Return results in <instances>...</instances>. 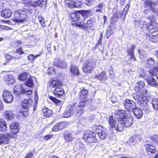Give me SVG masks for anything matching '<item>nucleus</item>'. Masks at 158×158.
I'll return each mask as SVG.
<instances>
[{
  "instance_id": "nucleus-1",
  "label": "nucleus",
  "mask_w": 158,
  "mask_h": 158,
  "mask_svg": "<svg viewBox=\"0 0 158 158\" xmlns=\"http://www.w3.org/2000/svg\"><path fill=\"white\" fill-rule=\"evenodd\" d=\"M143 27L140 26L141 28H144L148 30L150 32L149 34H147V39L151 41L156 42L158 41V32L157 29L155 27L151 24H149L146 21H142Z\"/></svg>"
},
{
  "instance_id": "nucleus-2",
  "label": "nucleus",
  "mask_w": 158,
  "mask_h": 158,
  "mask_svg": "<svg viewBox=\"0 0 158 158\" xmlns=\"http://www.w3.org/2000/svg\"><path fill=\"white\" fill-rule=\"evenodd\" d=\"M110 124L109 128L112 129L114 128L117 131H121L123 130L124 126L123 123V120L114 119L112 116H111L109 121Z\"/></svg>"
},
{
  "instance_id": "nucleus-3",
  "label": "nucleus",
  "mask_w": 158,
  "mask_h": 158,
  "mask_svg": "<svg viewBox=\"0 0 158 158\" xmlns=\"http://www.w3.org/2000/svg\"><path fill=\"white\" fill-rule=\"evenodd\" d=\"M50 84L53 87H56L54 91L55 95L60 96L64 94V91L62 87L63 84L61 81L57 80H52L51 81Z\"/></svg>"
},
{
  "instance_id": "nucleus-4",
  "label": "nucleus",
  "mask_w": 158,
  "mask_h": 158,
  "mask_svg": "<svg viewBox=\"0 0 158 158\" xmlns=\"http://www.w3.org/2000/svg\"><path fill=\"white\" fill-rule=\"evenodd\" d=\"M14 18L12 20L16 22H22L24 21L27 17V11L23 9L16 10L14 14Z\"/></svg>"
},
{
  "instance_id": "nucleus-5",
  "label": "nucleus",
  "mask_w": 158,
  "mask_h": 158,
  "mask_svg": "<svg viewBox=\"0 0 158 158\" xmlns=\"http://www.w3.org/2000/svg\"><path fill=\"white\" fill-rule=\"evenodd\" d=\"M14 94L17 95H19L20 94L31 95L32 93V90H27L25 88L24 84H18L15 85L14 88Z\"/></svg>"
},
{
  "instance_id": "nucleus-6",
  "label": "nucleus",
  "mask_w": 158,
  "mask_h": 158,
  "mask_svg": "<svg viewBox=\"0 0 158 158\" xmlns=\"http://www.w3.org/2000/svg\"><path fill=\"white\" fill-rule=\"evenodd\" d=\"M83 135L82 138L87 142L96 143L98 141L95 134L91 131H86L83 133Z\"/></svg>"
},
{
  "instance_id": "nucleus-7",
  "label": "nucleus",
  "mask_w": 158,
  "mask_h": 158,
  "mask_svg": "<svg viewBox=\"0 0 158 158\" xmlns=\"http://www.w3.org/2000/svg\"><path fill=\"white\" fill-rule=\"evenodd\" d=\"M93 23V19L90 18L85 23L83 22H78L76 23V26L81 27L85 31H89L94 30V27L92 26Z\"/></svg>"
},
{
  "instance_id": "nucleus-8",
  "label": "nucleus",
  "mask_w": 158,
  "mask_h": 158,
  "mask_svg": "<svg viewBox=\"0 0 158 158\" xmlns=\"http://www.w3.org/2000/svg\"><path fill=\"white\" fill-rule=\"evenodd\" d=\"M148 71H146L144 69H143L142 73L140 74L139 77H143L147 81L148 83L152 85H156V82L155 78L153 76V75H150L151 74L150 73L147 72Z\"/></svg>"
},
{
  "instance_id": "nucleus-9",
  "label": "nucleus",
  "mask_w": 158,
  "mask_h": 158,
  "mask_svg": "<svg viewBox=\"0 0 158 158\" xmlns=\"http://www.w3.org/2000/svg\"><path fill=\"white\" fill-rule=\"evenodd\" d=\"M93 130L98 134L99 138L101 139H105L107 135V130L100 126H95Z\"/></svg>"
},
{
  "instance_id": "nucleus-10",
  "label": "nucleus",
  "mask_w": 158,
  "mask_h": 158,
  "mask_svg": "<svg viewBox=\"0 0 158 158\" xmlns=\"http://www.w3.org/2000/svg\"><path fill=\"white\" fill-rule=\"evenodd\" d=\"M96 65V63L94 61L92 60H87L83 65V71L86 73H90L95 67Z\"/></svg>"
},
{
  "instance_id": "nucleus-11",
  "label": "nucleus",
  "mask_w": 158,
  "mask_h": 158,
  "mask_svg": "<svg viewBox=\"0 0 158 158\" xmlns=\"http://www.w3.org/2000/svg\"><path fill=\"white\" fill-rule=\"evenodd\" d=\"M155 4L154 3L151 2H146L145 4V6L148 9H146L144 11V12L147 14L148 13H152L153 12L156 13L157 15L158 16V10L156 8H154L153 6H155Z\"/></svg>"
},
{
  "instance_id": "nucleus-12",
  "label": "nucleus",
  "mask_w": 158,
  "mask_h": 158,
  "mask_svg": "<svg viewBox=\"0 0 158 158\" xmlns=\"http://www.w3.org/2000/svg\"><path fill=\"white\" fill-rule=\"evenodd\" d=\"M2 98L5 103H10L13 100L14 97L12 93L10 91L4 90L2 94Z\"/></svg>"
},
{
  "instance_id": "nucleus-13",
  "label": "nucleus",
  "mask_w": 158,
  "mask_h": 158,
  "mask_svg": "<svg viewBox=\"0 0 158 158\" xmlns=\"http://www.w3.org/2000/svg\"><path fill=\"white\" fill-rule=\"evenodd\" d=\"M125 109L129 112H131L136 106L135 102L132 100L126 99L124 103Z\"/></svg>"
},
{
  "instance_id": "nucleus-14",
  "label": "nucleus",
  "mask_w": 158,
  "mask_h": 158,
  "mask_svg": "<svg viewBox=\"0 0 158 158\" xmlns=\"http://www.w3.org/2000/svg\"><path fill=\"white\" fill-rule=\"evenodd\" d=\"M145 66L147 68H155L157 65L156 62L152 58H147L145 61Z\"/></svg>"
},
{
  "instance_id": "nucleus-15",
  "label": "nucleus",
  "mask_w": 158,
  "mask_h": 158,
  "mask_svg": "<svg viewBox=\"0 0 158 158\" xmlns=\"http://www.w3.org/2000/svg\"><path fill=\"white\" fill-rule=\"evenodd\" d=\"M10 128L11 133L13 135H16L20 129L19 124L16 122L12 123L10 125Z\"/></svg>"
},
{
  "instance_id": "nucleus-16",
  "label": "nucleus",
  "mask_w": 158,
  "mask_h": 158,
  "mask_svg": "<svg viewBox=\"0 0 158 158\" xmlns=\"http://www.w3.org/2000/svg\"><path fill=\"white\" fill-rule=\"evenodd\" d=\"M133 118L130 114H127L126 118L123 120L124 127H126L131 126L133 124Z\"/></svg>"
},
{
  "instance_id": "nucleus-17",
  "label": "nucleus",
  "mask_w": 158,
  "mask_h": 158,
  "mask_svg": "<svg viewBox=\"0 0 158 158\" xmlns=\"http://www.w3.org/2000/svg\"><path fill=\"white\" fill-rule=\"evenodd\" d=\"M75 107L74 106L71 105H69L66 109L64 112V117L65 118L69 117L71 114L76 111L75 109Z\"/></svg>"
},
{
  "instance_id": "nucleus-18",
  "label": "nucleus",
  "mask_w": 158,
  "mask_h": 158,
  "mask_svg": "<svg viewBox=\"0 0 158 158\" xmlns=\"http://www.w3.org/2000/svg\"><path fill=\"white\" fill-rule=\"evenodd\" d=\"M148 98H146V99L145 100H142L140 102H138V103L140 105V107L146 113H147L150 112L149 107L147 104L148 102Z\"/></svg>"
},
{
  "instance_id": "nucleus-19",
  "label": "nucleus",
  "mask_w": 158,
  "mask_h": 158,
  "mask_svg": "<svg viewBox=\"0 0 158 158\" xmlns=\"http://www.w3.org/2000/svg\"><path fill=\"white\" fill-rule=\"evenodd\" d=\"M126 111L123 110H119V111H117L114 116L115 119L118 120H123V119H125L127 115Z\"/></svg>"
},
{
  "instance_id": "nucleus-20",
  "label": "nucleus",
  "mask_w": 158,
  "mask_h": 158,
  "mask_svg": "<svg viewBox=\"0 0 158 158\" xmlns=\"http://www.w3.org/2000/svg\"><path fill=\"white\" fill-rule=\"evenodd\" d=\"M11 134L8 133H5L4 134H0V143H8Z\"/></svg>"
},
{
  "instance_id": "nucleus-21",
  "label": "nucleus",
  "mask_w": 158,
  "mask_h": 158,
  "mask_svg": "<svg viewBox=\"0 0 158 158\" xmlns=\"http://www.w3.org/2000/svg\"><path fill=\"white\" fill-rule=\"evenodd\" d=\"M149 143H145L144 144L146 149L148 152V154L151 155L152 154L155 153L156 150L155 147L152 145L151 142H149Z\"/></svg>"
},
{
  "instance_id": "nucleus-22",
  "label": "nucleus",
  "mask_w": 158,
  "mask_h": 158,
  "mask_svg": "<svg viewBox=\"0 0 158 158\" xmlns=\"http://www.w3.org/2000/svg\"><path fill=\"white\" fill-rule=\"evenodd\" d=\"M148 102L151 103L153 109L156 110H158V98H154L153 96L148 97Z\"/></svg>"
},
{
  "instance_id": "nucleus-23",
  "label": "nucleus",
  "mask_w": 158,
  "mask_h": 158,
  "mask_svg": "<svg viewBox=\"0 0 158 158\" xmlns=\"http://www.w3.org/2000/svg\"><path fill=\"white\" fill-rule=\"evenodd\" d=\"M87 2V4L90 5L94 0H85ZM83 0H74V6L75 8H80L81 7L83 3Z\"/></svg>"
},
{
  "instance_id": "nucleus-24",
  "label": "nucleus",
  "mask_w": 158,
  "mask_h": 158,
  "mask_svg": "<svg viewBox=\"0 0 158 158\" xmlns=\"http://www.w3.org/2000/svg\"><path fill=\"white\" fill-rule=\"evenodd\" d=\"M33 101L31 99L24 100L21 102L22 107L24 109L27 110L32 105Z\"/></svg>"
},
{
  "instance_id": "nucleus-25",
  "label": "nucleus",
  "mask_w": 158,
  "mask_h": 158,
  "mask_svg": "<svg viewBox=\"0 0 158 158\" xmlns=\"http://www.w3.org/2000/svg\"><path fill=\"white\" fill-rule=\"evenodd\" d=\"M54 65L59 68H65L67 66L66 63L64 62H63L59 59L55 60L53 63Z\"/></svg>"
},
{
  "instance_id": "nucleus-26",
  "label": "nucleus",
  "mask_w": 158,
  "mask_h": 158,
  "mask_svg": "<svg viewBox=\"0 0 158 158\" xmlns=\"http://www.w3.org/2000/svg\"><path fill=\"white\" fill-rule=\"evenodd\" d=\"M132 111L135 115L137 118H140L143 114V112L142 110L136 106Z\"/></svg>"
},
{
  "instance_id": "nucleus-27",
  "label": "nucleus",
  "mask_w": 158,
  "mask_h": 158,
  "mask_svg": "<svg viewBox=\"0 0 158 158\" xmlns=\"http://www.w3.org/2000/svg\"><path fill=\"white\" fill-rule=\"evenodd\" d=\"M47 2V0H40L37 2H33L30 3V5L34 7L38 6L42 7V5H44L46 4Z\"/></svg>"
},
{
  "instance_id": "nucleus-28",
  "label": "nucleus",
  "mask_w": 158,
  "mask_h": 158,
  "mask_svg": "<svg viewBox=\"0 0 158 158\" xmlns=\"http://www.w3.org/2000/svg\"><path fill=\"white\" fill-rule=\"evenodd\" d=\"M135 48V46L134 45H131L130 48H128L127 52V55L130 56V59L133 60H135V57L133 50Z\"/></svg>"
},
{
  "instance_id": "nucleus-29",
  "label": "nucleus",
  "mask_w": 158,
  "mask_h": 158,
  "mask_svg": "<svg viewBox=\"0 0 158 158\" xmlns=\"http://www.w3.org/2000/svg\"><path fill=\"white\" fill-rule=\"evenodd\" d=\"M12 14L11 11L9 9H5L1 13V15L5 18H9L11 16Z\"/></svg>"
},
{
  "instance_id": "nucleus-30",
  "label": "nucleus",
  "mask_w": 158,
  "mask_h": 158,
  "mask_svg": "<svg viewBox=\"0 0 158 158\" xmlns=\"http://www.w3.org/2000/svg\"><path fill=\"white\" fill-rule=\"evenodd\" d=\"M4 118L7 120L12 119L14 117V115L12 112L10 111H6L3 112Z\"/></svg>"
},
{
  "instance_id": "nucleus-31",
  "label": "nucleus",
  "mask_w": 158,
  "mask_h": 158,
  "mask_svg": "<svg viewBox=\"0 0 158 158\" xmlns=\"http://www.w3.org/2000/svg\"><path fill=\"white\" fill-rule=\"evenodd\" d=\"M85 104L86 102L85 100L80 101L78 104V106L76 107V109L77 110L76 112L79 113V110H80L81 111L80 115H81V113L82 112L81 111L83 110Z\"/></svg>"
},
{
  "instance_id": "nucleus-32",
  "label": "nucleus",
  "mask_w": 158,
  "mask_h": 158,
  "mask_svg": "<svg viewBox=\"0 0 158 158\" xmlns=\"http://www.w3.org/2000/svg\"><path fill=\"white\" fill-rule=\"evenodd\" d=\"M7 130V127L4 119L0 118V131L5 132Z\"/></svg>"
},
{
  "instance_id": "nucleus-33",
  "label": "nucleus",
  "mask_w": 158,
  "mask_h": 158,
  "mask_svg": "<svg viewBox=\"0 0 158 158\" xmlns=\"http://www.w3.org/2000/svg\"><path fill=\"white\" fill-rule=\"evenodd\" d=\"M64 127V122H61L55 125L52 128L53 131H58L62 129Z\"/></svg>"
},
{
  "instance_id": "nucleus-34",
  "label": "nucleus",
  "mask_w": 158,
  "mask_h": 158,
  "mask_svg": "<svg viewBox=\"0 0 158 158\" xmlns=\"http://www.w3.org/2000/svg\"><path fill=\"white\" fill-rule=\"evenodd\" d=\"M35 78L34 77H29L27 81L25 83V87L26 86H27L29 87H33L34 86V84L33 81L35 80Z\"/></svg>"
},
{
  "instance_id": "nucleus-35",
  "label": "nucleus",
  "mask_w": 158,
  "mask_h": 158,
  "mask_svg": "<svg viewBox=\"0 0 158 158\" xmlns=\"http://www.w3.org/2000/svg\"><path fill=\"white\" fill-rule=\"evenodd\" d=\"M150 73L151 75L155 76L158 79V64L156 66L155 68L151 69L147 72Z\"/></svg>"
},
{
  "instance_id": "nucleus-36",
  "label": "nucleus",
  "mask_w": 158,
  "mask_h": 158,
  "mask_svg": "<svg viewBox=\"0 0 158 158\" xmlns=\"http://www.w3.org/2000/svg\"><path fill=\"white\" fill-rule=\"evenodd\" d=\"M5 80L6 83L8 84H13L15 82V78L10 74H8Z\"/></svg>"
},
{
  "instance_id": "nucleus-37",
  "label": "nucleus",
  "mask_w": 158,
  "mask_h": 158,
  "mask_svg": "<svg viewBox=\"0 0 158 158\" xmlns=\"http://www.w3.org/2000/svg\"><path fill=\"white\" fill-rule=\"evenodd\" d=\"M133 96L134 99L138 101V102H140L142 100L146 99V97L143 95H139L136 94H133Z\"/></svg>"
},
{
  "instance_id": "nucleus-38",
  "label": "nucleus",
  "mask_w": 158,
  "mask_h": 158,
  "mask_svg": "<svg viewBox=\"0 0 158 158\" xmlns=\"http://www.w3.org/2000/svg\"><path fill=\"white\" fill-rule=\"evenodd\" d=\"M43 116L46 118L50 116L52 114V111L48 108H45L42 110Z\"/></svg>"
},
{
  "instance_id": "nucleus-39",
  "label": "nucleus",
  "mask_w": 158,
  "mask_h": 158,
  "mask_svg": "<svg viewBox=\"0 0 158 158\" xmlns=\"http://www.w3.org/2000/svg\"><path fill=\"white\" fill-rule=\"evenodd\" d=\"M70 72L71 73L74 75L77 76L80 74L78 68L75 65H71Z\"/></svg>"
},
{
  "instance_id": "nucleus-40",
  "label": "nucleus",
  "mask_w": 158,
  "mask_h": 158,
  "mask_svg": "<svg viewBox=\"0 0 158 158\" xmlns=\"http://www.w3.org/2000/svg\"><path fill=\"white\" fill-rule=\"evenodd\" d=\"M95 77L96 78L101 81H104L107 79V76L106 73L104 72H102L99 75H96Z\"/></svg>"
},
{
  "instance_id": "nucleus-41",
  "label": "nucleus",
  "mask_w": 158,
  "mask_h": 158,
  "mask_svg": "<svg viewBox=\"0 0 158 158\" xmlns=\"http://www.w3.org/2000/svg\"><path fill=\"white\" fill-rule=\"evenodd\" d=\"M148 19L152 23L151 24L153 26H154L157 29L158 27V24L156 22L155 16L154 15L150 16L148 17Z\"/></svg>"
},
{
  "instance_id": "nucleus-42",
  "label": "nucleus",
  "mask_w": 158,
  "mask_h": 158,
  "mask_svg": "<svg viewBox=\"0 0 158 158\" xmlns=\"http://www.w3.org/2000/svg\"><path fill=\"white\" fill-rule=\"evenodd\" d=\"M88 94V91L87 89H83L79 93L80 98L81 99L86 98Z\"/></svg>"
},
{
  "instance_id": "nucleus-43",
  "label": "nucleus",
  "mask_w": 158,
  "mask_h": 158,
  "mask_svg": "<svg viewBox=\"0 0 158 158\" xmlns=\"http://www.w3.org/2000/svg\"><path fill=\"white\" fill-rule=\"evenodd\" d=\"M28 110L26 111H22L19 112L18 114L17 117L18 118L20 119L21 118H23L27 116L28 114L27 112Z\"/></svg>"
},
{
  "instance_id": "nucleus-44",
  "label": "nucleus",
  "mask_w": 158,
  "mask_h": 158,
  "mask_svg": "<svg viewBox=\"0 0 158 158\" xmlns=\"http://www.w3.org/2000/svg\"><path fill=\"white\" fill-rule=\"evenodd\" d=\"M74 137L72 134L68 133L64 136V139L67 142H69L73 140Z\"/></svg>"
},
{
  "instance_id": "nucleus-45",
  "label": "nucleus",
  "mask_w": 158,
  "mask_h": 158,
  "mask_svg": "<svg viewBox=\"0 0 158 158\" xmlns=\"http://www.w3.org/2000/svg\"><path fill=\"white\" fill-rule=\"evenodd\" d=\"M115 31V28L113 26H110L109 27L107 32V35L109 36L114 33Z\"/></svg>"
},
{
  "instance_id": "nucleus-46",
  "label": "nucleus",
  "mask_w": 158,
  "mask_h": 158,
  "mask_svg": "<svg viewBox=\"0 0 158 158\" xmlns=\"http://www.w3.org/2000/svg\"><path fill=\"white\" fill-rule=\"evenodd\" d=\"M28 76V74L26 73H24L19 75V80L20 81H24L27 79Z\"/></svg>"
},
{
  "instance_id": "nucleus-47",
  "label": "nucleus",
  "mask_w": 158,
  "mask_h": 158,
  "mask_svg": "<svg viewBox=\"0 0 158 158\" xmlns=\"http://www.w3.org/2000/svg\"><path fill=\"white\" fill-rule=\"evenodd\" d=\"M119 16V15L118 13L117 12L115 13L113 15L111 19V23H114V22H115L117 20L118 17Z\"/></svg>"
},
{
  "instance_id": "nucleus-48",
  "label": "nucleus",
  "mask_w": 158,
  "mask_h": 158,
  "mask_svg": "<svg viewBox=\"0 0 158 158\" xmlns=\"http://www.w3.org/2000/svg\"><path fill=\"white\" fill-rule=\"evenodd\" d=\"M74 0H66L65 3L69 7L73 8L74 7Z\"/></svg>"
},
{
  "instance_id": "nucleus-49",
  "label": "nucleus",
  "mask_w": 158,
  "mask_h": 158,
  "mask_svg": "<svg viewBox=\"0 0 158 158\" xmlns=\"http://www.w3.org/2000/svg\"><path fill=\"white\" fill-rule=\"evenodd\" d=\"M129 7L130 5L128 4L124 8L123 10L122 11V13L120 14L121 16H122L123 15H124V17H125Z\"/></svg>"
},
{
  "instance_id": "nucleus-50",
  "label": "nucleus",
  "mask_w": 158,
  "mask_h": 158,
  "mask_svg": "<svg viewBox=\"0 0 158 158\" xmlns=\"http://www.w3.org/2000/svg\"><path fill=\"white\" fill-rule=\"evenodd\" d=\"M135 136L132 137L130 139V140L128 142L129 143L131 146L134 145L136 143V141L135 140Z\"/></svg>"
},
{
  "instance_id": "nucleus-51",
  "label": "nucleus",
  "mask_w": 158,
  "mask_h": 158,
  "mask_svg": "<svg viewBox=\"0 0 158 158\" xmlns=\"http://www.w3.org/2000/svg\"><path fill=\"white\" fill-rule=\"evenodd\" d=\"M40 54L34 56L33 54H30L28 56V59L29 60L33 61L36 59L38 57L40 56Z\"/></svg>"
},
{
  "instance_id": "nucleus-52",
  "label": "nucleus",
  "mask_w": 158,
  "mask_h": 158,
  "mask_svg": "<svg viewBox=\"0 0 158 158\" xmlns=\"http://www.w3.org/2000/svg\"><path fill=\"white\" fill-rule=\"evenodd\" d=\"M75 147L78 149H80L84 148V145L82 143L80 142L76 144Z\"/></svg>"
},
{
  "instance_id": "nucleus-53",
  "label": "nucleus",
  "mask_w": 158,
  "mask_h": 158,
  "mask_svg": "<svg viewBox=\"0 0 158 158\" xmlns=\"http://www.w3.org/2000/svg\"><path fill=\"white\" fill-rule=\"evenodd\" d=\"M38 19L40 23L43 27H44L46 26L45 20L42 18V17H39L38 18Z\"/></svg>"
},
{
  "instance_id": "nucleus-54",
  "label": "nucleus",
  "mask_w": 158,
  "mask_h": 158,
  "mask_svg": "<svg viewBox=\"0 0 158 158\" xmlns=\"http://www.w3.org/2000/svg\"><path fill=\"white\" fill-rule=\"evenodd\" d=\"M71 17L73 19L74 21H76L78 20L79 18L80 15L75 13H73Z\"/></svg>"
},
{
  "instance_id": "nucleus-55",
  "label": "nucleus",
  "mask_w": 158,
  "mask_h": 158,
  "mask_svg": "<svg viewBox=\"0 0 158 158\" xmlns=\"http://www.w3.org/2000/svg\"><path fill=\"white\" fill-rule=\"evenodd\" d=\"M142 88L139 87V86L136 84L134 88V90L135 91L140 92V93L142 91Z\"/></svg>"
},
{
  "instance_id": "nucleus-56",
  "label": "nucleus",
  "mask_w": 158,
  "mask_h": 158,
  "mask_svg": "<svg viewBox=\"0 0 158 158\" xmlns=\"http://www.w3.org/2000/svg\"><path fill=\"white\" fill-rule=\"evenodd\" d=\"M137 84L139 85V87H140L143 89L145 85V84L144 83V82L141 81H138L137 82Z\"/></svg>"
},
{
  "instance_id": "nucleus-57",
  "label": "nucleus",
  "mask_w": 158,
  "mask_h": 158,
  "mask_svg": "<svg viewBox=\"0 0 158 158\" xmlns=\"http://www.w3.org/2000/svg\"><path fill=\"white\" fill-rule=\"evenodd\" d=\"M49 98L51 100H52L53 102H54L55 103H59L60 102V101L57 99L55 97H53L50 96L49 97Z\"/></svg>"
},
{
  "instance_id": "nucleus-58",
  "label": "nucleus",
  "mask_w": 158,
  "mask_h": 158,
  "mask_svg": "<svg viewBox=\"0 0 158 158\" xmlns=\"http://www.w3.org/2000/svg\"><path fill=\"white\" fill-rule=\"evenodd\" d=\"M103 7V5L102 3H101L97 7L98 8V9H96V12H101L102 11V9Z\"/></svg>"
},
{
  "instance_id": "nucleus-59",
  "label": "nucleus",
  "mask_w": 158,
  "mask_h": 158,
  "mask_svg": "<svg viewBox=\"0 0 158 158\" xmlns=\"http://www.w3.org/2000/svg\"><path fill=\"white\" fill-rule=\"evenodd\" d=\"M83 127V125L81 124H79L78 125V126L77 127V130H78V132H77L76 134H78V133H79L80 132H81V131L82 130V128Z\"/></svg>"
},
{
  "instance_id": "nucleus-60",
  "label": "nucleus",
  "mask_w": 158,
  "mask_h": 158,
  "mask_svg": "<svg viewBox=\"0 0 158 158\" xmlns=\"http://www.w3.org/2000/svg\"><path fill=\"white\" fill-rule=\"evenodd\" d=\"M109 77L112 79L114 78L115 76L114 74V72L112 71V69L111 70H109Z\"/></svg>"
},
{
  "instance_id": "nucleus-61",
  "label": "nucleus",
  "mask_w": 158,
  "mask_h": 158,
  "mask_svg": "<svg viewBox=\"0 0 158 158\" xmlns=\"http://www.w3.org/2000/svg\"><path fill=\"white\" fill-rule=\"evenodd\" d=\"M53 135H48L45 136L44 137V139L45 140H48L52 138Z\"/></svg>"
},
{
  "instance_id": "nucleus-62",
  "label": "nucleus",
  "mask_w": 158,
  "mask_h": 158,
  "mask_svg": "<svg viewBox=\"0 0 158 158\" xmlns=\"http://www.w3.org/2000/svg\"><path fill=\"white\" fill-rule=\"evenodd\" d=\"M135 24L136 26L137 27H140V26H141L140 24H142V21L140 22L138 20H135Z\"/></svg>"
},
{
  "instance_id": "nucleus-63",
  "label": "nucleus",
  "mask_w": 158,
  "mask_h": 158,
  "mask_svg": "<svg viewBox=\"0 0 158 158\" xmlns=\"http://www.w3.org/2000/svg\"><path fill=\"white\" fill-rule=\"evenodd\" d=\"M16 52L18 53H19V54H24V52L22 50V49L21 48H19L18 49L16 50Z\"/></svg>"
},
{
  "instance_id": "nucleus-64",
  "label": "nucleus",
  "mask_w": 158,
  "mask_h": 158,
  "mask_svg": "<svg viewBox=\"0 0 158 158\" xmlns=\"http://www.w3.org/2000/svg\"><path fill=\"white\" fill-rule=\"evenodd\" d=\"M6 60L8 61H9L11 59H13V56H11L9 55H6Z\"/></svg>"
}]
</instances>
